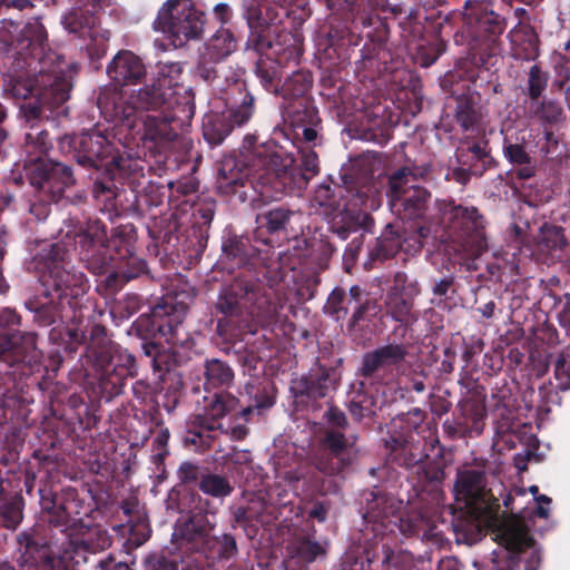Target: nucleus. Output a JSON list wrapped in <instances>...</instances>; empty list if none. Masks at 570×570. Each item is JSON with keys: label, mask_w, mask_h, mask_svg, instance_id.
Masks as SVG:
<instances>
[{"label": "nucleus", "mask_w": 570, "mask_h": 570, "mask_svg": "<svg viewBox=\"0 0 570 570\" xmlns=\"http://www.w3.org/2000/svg\"><path fill=\"white\" fill-rule=\"evenodd\" d=\"M155 26L175 47H181L202 35L204 13L191 0H167L158 11Z\"/></svg>", "instance_id": "f257e3e1"}, {"label": "nucleus", "mask_w": 570, "mask_h": 570, "mask_svg": "<svg viewBox=\"0 0 570 570\" xmlns=\"http://www.w3.org/2000/svg\"><path fill=\"white\" fill-rule=\"evenodd\" d=\"M168 95L159 92V89L153 82L137 90H131L130 94L104 90L97 101L104 112L121 120H129L136 111L155 110L163 105H167Z\"/></svg>", "instance_id": "f03ea898"}, {"label": "nucleus", "mask_w": 570, "mask_h": 570, "mask_svg": "<svg viewBox=\"0 0 570 570\" xmlns=\"http://www.w3.org/2000/svg\"><path fill=\"white\" fill-rule=\"evenodd\" d=\"M415 183V176L406 168L399 170L390 178V205L397 212L403 209L404 216L410 219L419 218L424 214L430 197V194Z\"/></svg>", "instance_id": "7ed1b4c3"}, {"label": "nucleus", "mask_w": 570, "mask_h": 570, "mask_svg": "<svg viewBox=\"0 0 570 570\" xmlns=\"http://www.w3.org/2000/svg\"><path fill=\"white\" fill-rule=\"evenodd\" d=\"M183 66L179 62L159 61L154 70V86L159 92L169 94L167 105H190L194 100V92L190 87L181 81Z\"/></svg>", "instance_id": "20e7f679"}, {"label": "nucleus", "mask_w": 570, "mask_h": 570, "mask_svg": "<svg viewBox=\"0 0 570 570\" xmlns=\"http://www.w3.org/2000/svg\"><path fill=\"white\" fill-rule=\"evenodd\" d=\"M454 491L456 500L463 501L468 508L474 511L485 509L491 499L485 489L484 474L476 470L459 472Z\"/></svg>", "instance_id": "39448f33"}, {"label": "nucleus", "mask_w": 570, "mask_h": 570, "mask_svg": "<svg viewBox=\"0 0 570 570\" xmlns=\"http://www.w3.org/2000/svg\"><path fill=\"white\" fill-rule=\"evenodd\" d=\"M107 73L116 86L136 85L146 75L142 60L131 51H119L107 67Z\"/></svg>", "instance_id": "423d86ee"}, {"label": "nucleus", "mask_w": 570, "mask_h": 570, "mask_svg": "<svg viewBox=\"0 0 570 570\" xmlns=\"http://www.w3.org/2000/svg\"><path fill=\"white\" fill-rule=\"evenodd\" d=\"M236 49V40L228 29H219L206 43L198 63V71L205 80L214 77V70L207 68V62H218Z\"/></svg>", "instance_id": "0eeeda50"}, {"label": "nucleus", "mask_w": 570, "mask_h": 570, "mask_svg": "<svg viewBox=\"0 0 570 570\" xmlns=\"http://www.w3.org/2000/svg\"><path fill=\"white\" fill-rule=\"evenodd\" d=\"M18 542L20 549H23L22 570H59L60 560L47 544H38L27 533H21Z\"/></svg>", "instance_id": "6e6552de"}, {"label": "nucleus", "mask_w": 570, "mask_h": 570, "mask_svg": "<svg viewBox=\"0 0 570 570\" xmlns=\"http://www.w3.org/2000/svg\"><path fill=\"white\" fill-rule=\"evenodd\" d=\"M495 540L510 551H521L532 543L523 519L514 514L500 521L495 530Z\"/></svg>", "instance_id": "1a4fd4ad"}, {"label": "nucleus", "mask_w": 570, "mask_h": 570, "mask_svg": "<svg viewBox=\"0 0 570 570\" xmlns=\"http://www.w3.org/2000/svg\"><path fill=\"white\" fill-rule=\"evenodd\" d=\"M238 401L229 393L215 395L207 400L203 413L197 415L200 428L215 431L222 428V419L237 407Z\"/></svg>", "instance_id": "9d476101"}, {"label": "nucleus", "mask_w": 570, "mask_h": 570, "mask_svg": "<svg viewBox=\"0 0 570 570\" xmlns=\"http://www.w3.org/2000/svg\"><path fill=\"white\" fill-rule=\"evenodd\" d=\"M325 445L330 449L333 459L337 460V466H326L320 463V470L324 473L333 474L341 472L345 466L352 464L355 460L357 450L342 433L327 431L325 435Z\"/></svg>", "instance_id": "9b49d317"}, {"label": "nucleus", "mask_w": 570, "mask_h": 570, "mask_svg": "<svg viewBox=\"0 0 570 570\" xmlns=\"http://www.w3.org/2000/svg\"><path fill=\"white\" fill-rule=\"evenodd\" d=\"M76 144L80 153L78 161L85 166L97 167V160L110 155L111 147L106 137L99 131L80 135Z\"/></svg>", "instance_id": "f8f14e48"}, {"label": "nucleus", "mask_w": 570, "mask_h": 570, "mask_svg": "<svg viewBox=\"0 0 570 570\" xmlns=\"http://www.w3.org/2000/svg\"><path fill=\"white\" fill-rule=\"evenodd\" d=\"M33 169L39 171L40 178L32 177L31 183L40 188L48 187L52 189L56 183H61L62 187L73 184L70 168L62 164L48 165L43 161H39L33 166Z\"/></svg>", "instance_id": "ddd939ff"}, {"label": "nucleus", "mask_w": 570, "mask_h": 570, "mask_svg": "<svg viewBox=\"0 0 570 570\" xmlns=\"http://www.w3.org/2000/svg\"><path fill=\"white\" fill-rule=\"evenodd\" d=\"M404 356V351L399 345H387L364 356L363 373L372 375L374 372L397 363Z\"/></svg>", "instance_id": "4468645a"}, {"label": "nucleus", "mask_w": 570, "mask_h": 570, "mask_svg": "<svg viewBox=\"0 0 570 570\" xmlns=\"http://www.w3.org/2000/svg\"><path fill=\"white\" fill-rule=\"evenodd\" d=\"M326 549L327 542H317L307 538L297 539L291 546L292 553L306 562H312L318 557H324Z\"/></svg>", "instance_id": "2eb2a0df"}, {"label": "nucleus", "mask_w": 570, "mask_h": 570, "mask_svg": "<svg viewBox=\"0 0 570 570\" xmlns=\"http://www.w3.org/2000/svg\"><path fill=\"white\" fill-rule=\"evenodd\" d=\"M205 376L208 386L218 387L229 384L234 373L226 363L219 360H210L206 363Z\"/></svg>", "instance_id": "dca6fc26"}, {"label": "nucleus", "mask_w": 570, "mask_h": 570, "mask_svg": "<svg viewBox=\"0 0 570 570\" xmlns=\"http://www.w3.org/2000/svg\"><path fill=\"white\" fill-rule=\"evenodd\" d=\"M233 130V125L229 124L225 114L215 116L204 125V136L212 145H219Z\"/></svg>", "instance_id": "f3484780"}, {"label": "nucleus", "mask_w": 570, "mask_h": 570, "mask_svg": "<svg viewBox=\"0 0 570 570\" xmlns=\"http://www.w3.org/2000/svg\"><path fill=\"white\" fill-rule=\"evenodd\" d=\"M504 155L513 165L520 166L518 177L522 179L530 178L534 175V167L531 165L530 157L520 145H509L504 149Z\"/></svg>", "instance_id": "a211bd4d"}, {"label": "nucleus", "mask_w": 570, "mask_h": 570, "mask_svg": "<svg viewBox=\"0 0 570 570\" xmlns=\"http://www.w3.org/2000/svg\"><path fill=\"white\" fill-rule=\"evenodd\" d=\"M199 489L213 497H227L233 487L228 480L217 474H205L200 479Z\"/></svg>", "instance_id": "6ab92c4d"}, {"label": "nucleus", "mask_w": 570, "mask_h": 570, "mask_svg": "<svg viewBox=\"0 0 570 570\" xmlns=\"http://www.w3.org/2000/svg\"><path fill=\"white\" fill-rule=\"evenodd\" d=\"M46 78L50 80V76L41 73L40 82L46 86L43 92H39L42 99H47L50 95L52 96L53 104H60L69 98L70 83L67 80H61L58 76H55V81L49 83L47 88Z\"/></svg>", "instance_id": "aec40b11"}, {"label": "nucleus", "mask_w": 570, "mask_h": 570, "mask_svg": "<svg viewBox=\"0 0 570 570\" xmlns=\"http://www.w3.org/2000/svg\"><path fill=\"white\" fill-rule=\"evenodd\" d=\"M387 308L396 321H406L412 308V303L404 297L396 288L387 294Z\"/></svg>", "instance_id": "412c9836"}, {"label": "nucleus", "mask_w": 570, "mask_h": 570, "mask_svg": "<svg viewBox=\"0 0 570 570\" xmlns=\"http://www.w3.org/2000/svg\"><path fill=\"white\" fill-rule=\"evenodd\" d=\"M225 118H228L229 124L242 126L247 122L254 114V98L246 94L242 104L235 108H229L225 112Z\"/></svg>", "instance_id": "4be33fe9"}, {"label": "nucleus", "mask_w": 570, "mask_h": 570, "mask_svg": "<svg viewBox=\"0 0 570 570\" xmlns=\"http://www.w3.org/2000/svg\"><path fill=\"white\" fill-rule=\"evenodd\" d=\"M145 138L150 140L171 139L169 124L165 119L147 115L144 119Z\"/></svg>", "instance_id": "5701e85b"}, {"label": "nucleus", "mask_w": 570, "mask_h": 570, "mask_svg": "<svg viewBox=\"0 0 570 570\" xmlns=\"http://www.w3.org/2000/svg\"><path fill=\"white\" fill-rule=\"evenodd\" d=\"M403 236L389 225L380 237V250L385 257L393 256L402 247Z\"/></svg>", "instance_id": "b1692460"}, {"label": "nucleus", "mask_w": 570, "mask_h": 570, "mask_svg": "<svg viewBox=\"0 0 570 570\" xmlns=\"http://www.w3.org/2000/svg\"><path fill=\"white\" fill-rule=\"evenodd\" d=\"M456 117L464 129H470L478 120V112L471 101L462 99L458 105Z\"/></svg>", "instance_id": "393cba45"}, {"label": "nucleus", "mask_w": 570, "mask_h": 570, "mask_svg": "<svg viewBox=\"0 0 570 570\" xmlns=\"http://www.w3.org/2000/svg\"><path fill=\"white\" fill-rule=\"evenodd\" d=\"M548 78L546 73L538 67L532 66L529 72L528 89L531 98H538L547 87Z\"/></svg>", "instance_id": "a878e982"}, {"label": "nucleus", "mask_w": 570, "mask_h": 570, "mask_svg": "<svg viewBox=\"0 0 570 570\" xmlns=\"http://www.w3.org/2000/svg\"><path fill=\"white\" fill-rule=\"evenodd\" d=\"M289 217L291 212L282 207L274 208L264 215L269 232L283 229L288 223Z\"/></svg>", "instance_id": "bb28decb"}, {"label": "nucleus", "mask_w": 570, "mask_h": 570, "mask_svg": "<svg viewBox=\"0 0 570 570\" xmlns=\"http://www.w3.org/2000/svg\"><path fill=\"white\" fill-rule=\"evenodd\" d=\"M303 385L302 393L312 399L324 397L327 394L326 379H318L317 381L303 379L299 382Z\"/></svg>", "instance_id": "cd10ccee"}, {"label": "nucleus", "mask_w": 570, "mask_h": 570, "mask_svg": "<svg viewBox=\"0 0 570 570\" xmlns=\"http://www.w3.org/2000/svg\"><path fill=\"white\" fill-rule=\"evenodd\" d=\"M302 168L305 184L318 174V157L314 150H302Z\"/></svg>", "instance_id": "c85d7f7f"}, {"label": "nucleus", "mask_w": 570, "mask_h": 570, "mask_svg": "<svg viewBox=\"0 0 570 570\" xmlns=\"http://www.w3.org/2000/svg\"><path fill=\"white\" fill-rule=\"evenodd\" d=\"M345 298V294L342 289H334L325 305V309L333 314L337 320L345 316L347 313V308L343 306V301Z\"/></svg>", "instance_id": "c756f323"}, {"label": "nucleus", "mask_w": 570, "mask_h": 570, "mask_svg": "<svg viewBox=\"0 0 570 570\" xmlns=\"http://www.w3.org/2000/svg\"><path fill=\"white\" fill-rule=\"evenodd\" d=\"M556 379L559 382L560 389L567 390L570 389V358L564 355H560V357L556 362L554 366Z\"/></svg>", "instance_id": "7c9ffc66"}, {"label": "nucleus", "mask_w": 570, "mask_h": 570, "mask_svg": "<svg viewBox=\"0 0 570 570\" xmlns=\"http://www.w3.org/2000/svg\"><path fill=\"white\" fill-rule=\"evenodd\" d=\"M1 515L4 525L9 529H16L22 520V512L17 502H11L1 508Z\"/></svg>", "instance_id": "2f4dec72"}, {"label": "nucleus", "mask_w": 570, "mask_h": 570, "mask_svg": "<svg viewBox=\"0 0 570 570\" xmlns=\"http://www.w3.org/2000/svg\"><path fill=\"white\" fill-rule=\"evenodd\" d=\"M293 163L294 159L292 157L282 158L277 154L272 155L267 160L268 168L273 170V175L276 177L287 174Z\"/></svg>", "instance_id": "473e14b6"}, {"label": "nucleus", "mask_w": 570, "mask_h": 570, "mask_svg": "<svg viewBox=\"0 0 570 570\" xmlns=\"http://www.w3.org/2000/svg\"><path fill=\"white\" fill-rule=\"evenodd\" d=\"M83 282V275L80 273L78 275L73 274L72 276L69 273L66 275H61L60 279L56 283L57 292L59 296L67 295L66 291L72 286H81Z\"/></svg>", "instance_id": "72a5a7b5"}, {"label": "nucleus", "mask_w": 570, "mask_h": 570, "mask_svg": "<svg viewBox=\"0 0 570 570\" xmlns=\"http://www.w3.org/2000/svg\"><path fill=\"white\" fill-rule=\"evenodd\" d=\"M215 540L219 543V554L223 558H232L236 551L237 546L236 541L233 535L230 534H223L220 538H215Z\"/></svg>", "instance_id": "f704fd0d"}, {"label": "nucleus", "mask_w": 570, "mask_h": 570, "mask_svg": "<svg viewBox=\"0 0 570 570\" xmlns=\"http://www.w3.org/2000/svg\"><path fill=\"white\" fill-rule=\"evenodd\" d=\"M361 295H362V289L358 286L351 287L348 304L353 303V309H354L353 318L355 321L361 318L363 315V312H364V306L360 303Z\"/></svg>", "instance_id": "c9c22d12"}, {"label": "nucleus", "mask_w": 570, "mask_h": 570, "mask_svg": "<svg viewBox=\"0 0 570 570\" xmlns=\"http://www.w3.org/2000/svg\"><path fill=\"white\" fill-rule=\"evenodd\" d=\"M189 524L195 529L199 534H207L210 530L214 529V522L208 520L206 517H197L194 515L189 520Z\"/></svg>", "instance_id": "e433bc0d"}, {"label": "nucleus", "mask_w": 570, "mask_h": 570, "mask_svg": "<svg viewBox=\"0 0 570 570\" xmlns=\"http://www.w3.org/2000/svg\"><path fill=\"white\" fill-rule=\"evenodd\" d=\"M24 32H26V37L30 41H35V42H39V43H41L43 41L45 36H46L42 26L38 21L28 23Z\"/></svg>", "instance_id": "4c0bfd02"}, {"label": "nucleus", "mask_w": 570, "mask_h": 570, "mask_svg": "<svg viewBox=\"0 0 570 570\" xmlns=\"http://www.w3.org/2000/svg\"><path fill=\"white\" fill-rule=\"evenodd\" d=\"M535 502L538 504V515L540 518L547 519L549 517V504L551 503V499L544 494H541L535 497Z\"/></svg>", "instance_id": "58836bf2"}, {"label": "nucleus", "mask_w": 570, "mask_h": 570, "mask_svg": "<svg viewBox=\"0 0 570 570\" xmlns=\"http://www.w3.org/2000/svg\"><path fill=\"white\" fill-rule=\"evenodd\" d=\"M542 112L547 119L557 120L561 114V110L554 102H548L543 106Z\"/></svg>", "instance_id": "ea45409f"}, {"label": "nucleus", "mask_w": 570, "mask_h": 570, "mask_svg": "<svg viewBox=\"0 0 570 570\" xmlns=\"http://www.w3.org/2000/svg\"><path fill=\"white\" fill-rule=\"evenodd\" d=\"M180 479L184 481L191 480L196 478V468L188 462H185L179 468Z\"/></svg>", "instance_id": "a19ab883"}, {"label": "nucleus", "mask_w": 570, "mask_h": 570, "mask_svg": "<svg viewBox=\"0 0 570 570\" xmlns=\"http://www.w3.org/2000/svg\"><path fill=\"white\" fill-rule=\"evenodd\" d=\"M327 415H328V420H330L333 424H335V425H337V426H341V428H342V426H344V425H345V423H346V417H345V415H344L341 411H338V410L330 409V411H328V414H327Z\"/></svg>", "instance_id": "79ce46f5"}, {"label": "nucleus", "mask_w": 570, "mask_h": 570, "mask_svg": "<svg viewBox=\"0 0 570 570\" xmlns=\"http://www.w3.org/2000/svg\"><path fill=\"white\" fill-rule=\"evenodd\" d=\"M154 570H177V564L166 558H159L154 564Z\"/></svg>", "instance_id": "37998d69"}, {"label": "nucleus", "mask_w": 570, "mask_h": 570, "mask_svg": "<svg viewBox=\"0 0 570 570\" xmlns=\"http://www.w3.org/2000/svg\"><path fill=\"white\" fill-rule=\"evenodd\" d=\"M38 94V89L36 87H23L20 82H17L16 95L20 98H27L28 96H33Z\"/></svg>", "instance_id": "c03bdc74"}, {"label": "nucleus", "mask_w": 570, "mask_h": 570, "mask_svg": "<svg viewBox=\"0 0 570 570\" xmlns=\"http://www.w3.org/2000/svg\"><path fill=\"white\" fill-rule=\"evenodd\" d=\"M62 511V514L59 515V519L56 520V523L58 525H67L70 521V513L67 511V508L66 507H58V508H55V513L58 512V511Z\"/></svg>", "instance_id": "a18cd8bd"}, {"label": "nucleus", "mask_w": 570, "mask_h": 570, "mask_svg": "<svg viewBox=\"0 0 570 570\" xmlns=\"http://www.w3.org/2000/svg\"><path fill=\"white\" fill-rule=\"evenodd\" d=\"M450 285H451L450 279H446V278L441 279L438 284H435L433 292L436 295H444L448 292Z\"/></svg>", "instance_id": "49530a36"}, {"label": "nucleus", "mask_w": 570, "mask_h": 570, "mask_svg": "<svg viewBox=\"0 0 570 570\" xmlns=\"http://www.w3.org/2000/svg\"><path fill=\"white\" fill-rule=\"evenodd\" d=\"M453 178L461 184H465L469 179V175L463 169H455L453 173Z\"/></svg>", "instance_id": "de8ad7c7"}, {"label": "nucleus", "mask_w": 570, "mask_h": 570, "mask_svg": "<svg viewBox=\"0 0 570 570\" xmlns=\"http://www.w3.org/2000/svg\"><path fill=\"white\" fill-rule=\"evenodd\" d=\"M440 570H458V564L454 560H443L440 564Z\"/></svg>", "instance_id": "09e8293b"}, {"label": "nucleus", "mask_w": 570, "mask_h": 570, "mask_svg": "<svg viewBox=\"0 0 570 570\" xmlns=\"http://www.w3.org/2000/svg\"><path fill=\"white\" fill-rule=\"evenodd\" d=\"M451 213L453 214L454 218H459V217L466 216L469 210H468V208H464L462 206H453L451 209Z\"/></svg>", "instance_id": "8fccbe9b"}, {"label": "nucleus", "mask_w": 570, "mask_h": 570, "mask_svg": "<svg viewBox=\"0 0 570 570\" xmlns=\"http://www.w3.org/2000/svg\"><path fill=\"white\" fill-rule=\"evenodd\" d=\"M311 517L313 518H316L318 519L320 521H324L325 520V511L322 507H315L311 513H309Z\"/></svg>", "instance_id": "3c124183"}, {"label": "nucleus", "mask_w": 570, "mask_h": 570, "mask_svg": "<svg viewBox=\"0 0 570 570\" xmlns=\"http://www.w3.org/2000/svg\"><path fill=\"white\" fill-rule=\"evenodd\" d=\"M303 137H304V139H305L306 141H313V140H315V139H316V137H317V132H316V130H315V129H313V128H305V129L303 130Z\"/></svg>", "instance_id": "603ef678"}, {"label": "nucleus", "mask_w": 570, "mask_h": 570, "mask_svg": "<svg viewBox=\"0 0 570 570\" xmlns=\"http://www.w3.org/2000/svg\"><path fill=\"white\" fill-rule=\"evenodd\" d=\"M12 6L19 10H22L27 7H30L31 3L29 0H12Z\"/></svg>", "instance_id": "864d4df0"}, {"label": "nucleus", "mask_w": 570, "mask_h": 570, "mask_svg": "<svg viewBox=\"0 0 570 570\" xmlns=\"http://www.w3.org/2000/svg\"><path fill=\"white\" fill-rule=\"evenodd\" d=\"M493 309H494V304L491 302V303H488L484 305L483 309H482V314L483 316L485 317H491L492 314H493Z\"/></svg>", "instance_id": "5fc2aeb1"}, {"label": "nucleus", "mask_w": 570, "mask_h": 570, "mask_svg": "<svg viewBox=\"0 0 570 570\" xmlns=\"http://www.w3.org/2000/svg\"><path fill=\"white\" fill-rule=\"evenodd\" d=\"M351 412H352L353 415L357 416L358 419H361L363 416L361 407L357 404L353 403L351 405Z\"/></svg>", "instance_id": "6e6d98bb"}, {"label": "nucleus", "mask_w": 570, "mask_h": 570, "mask_svg": "<svg viewBox=\"0 0 570 570\" xmlns=\"http://www.w3.org/2000/svg\"><path fill=\"white\" fill-rule=\"evenodd\" d=\"M228 10V7L224 3H218L216 7H215V12L217 14H224L226 13Z\"/></svg>", "instance_id": "4d7b16f0"}, {"label": "nucleus", "mask_w": 570, "mask_h": 570, "mask_svg": "<svg viewBox=\"0 0 570 570\" xmlns=\"http://www.w3.org/2000/svg\"><path fill=\"white\" fill-rule=\"evenodd\" d=\"M529 491L530 493L533 495V499L535 500V497H539L540 494H538L539 492V488L537 485H531L529 488Z\"/></svg>", "instance_id": "13d9d810"}, {"label": "nucleus", "mask_w": 570, "mask_h": 570, "mask_svg": "<svg viewBox=\"0 0 570 570\" xmlns=\"http://www.w3.org/2000/svg\"><path fill=\"white\" fill-rule=\"evenodd\" d=\"M107 544H108V539L104 537V538H101V542H98V543L96 544V548H101V549H104Z\"/></svg>", "instance_id": "bf43d9fd"}, {"label": "nucleus", "mask_w": 570, "mask_h": 570, "mask_svg": "<svg viewBox=\"0 0 570 570\" xmlns=\"http://www.w3.org/2000/svg\"><path fill=\"white\" fill-rule=\"evenodd\" d=\"M258 180L261 181L262 185H267V184H269L272 181V178H271V175H268L267 178H264L263 176H259Z\"/></svg>", "instance_id": "052dcab7"}, {"label": "nucleus", "mask_w": 570, "mask_h": 570, "mask_svg": "<svg viewBox=\"0 0 570 570\" xmlns=\"http://www.w3.org/2000/svg\"><path fill=\"white\" fill-rule=\"evenodd\" d=\"M35 311H36V312H43V313H46V314H47V313H49V312L47 311V307H46V305H45V304H41L40 306L35 307Z\"/></svg>", "instance_id": "680f3d73"}, {"label": "nucleus", "mask_w": 570, "mask_h": 570, "mask_svg": "<svg viewBox=\"0 0 570 570\" xmlns=\"http://www.w3.org/2000/svg\"><path fill=\"white\" fill-rule=\"evenodd\" d=\"M16 320H17L16 314H13L12 312H9V313H8V322H10V323H14V322H16Z\"/></svg>", "instance_id": "e2e57ef3"}, {"label": "nucleus", "mask_w": 570, "mask_h": 570, "mask_svg": "<svg viewBox=\"0 0 570 570\" xmlns=\"http://www.w3.org/2000/svg\"><path fill=\"white\" fill-rule=\"evenodd\" d=\"M252 411H253V410H252V407H250V406L244 407V409L242 410V415H243V416H246L247 414L252 413Z\"/></svg>", "instance_id": "0e129e2a"}, {"label": "nucleus", "mask_w": 570, "mask_h": 570, "mask_svg": "<svg viewBox=\"0 0 570 570\" xmlns=\"http://www.w3.org/2000/svg\"><path fill=\"white\" fill-rule=\"evenodd\" d=\"M472 150H473V153H474L475 155L480 156V154H481V148H480L479 146H474V147L472 148Z\"/></svg>", "instance_id": "69168bd1"}, {"label": "nucleus", "mask_w": 570, "mask_h": 570, "mask_svg": "<svg viewBox=\"0 0 570 570\" xmlns=\"http://www.w3.org/2000/svg\"><path fill=\"white\" fill-rule=\"evenodd\" d=\"M532 554H533V560H534L535 562H539V561H540V556H539V553H538V552H533Z\"/></svg>", "instance_id": "338daca9"}, {"label": "nucleus", "mask_w": 570, "mask_h": 570, "mask_svg": "<svg viewBox=\"0 0 570 570\" xmlns=\"http://www.w3.org/2000/svg\"><path fill=\"white\" fill-rule=\"evenodd\" d=\"M419 233H420V236H422V237L426 236V230L424 228H420Z\"/></svg>", "instance_id": "774afa93"}]
</instances>
